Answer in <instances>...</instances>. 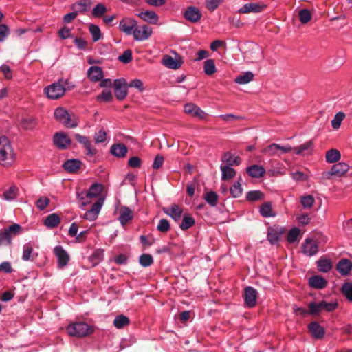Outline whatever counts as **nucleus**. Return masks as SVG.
<instances>
[{"mask_svg": "<svg viewBox=\"0 0 352 352\" xmlns=\"http://www.w3.org/2000/svg\"><path fill=\"white\" fill-rule=\"evenodd\" d=\"M96 100L100 102H111L113 100V94L109 90H104L97 96Z\"/></svg>", "mask_w": 352, "mask_h": 352, "instance_id": "53", "label": "nucleus"}, {"mask_svg": "<svg viewBox=\"0 0 352 352\" xmlns=\"http://www.w3.org/2000/svg\"><path fill=\"white\" fill-rule=\"evenodd\" d=\"M283 231V229L279 227H270L267 229V240L272 245L277 244Z\"/></svg>", "mask_w": 352, "mask_h": 352, "instance_id": "16", "label": "nucleus"}, {"mask_svg": "<svg viewBox=\"0 0 352 352\" xmlns=\"http://www.w3.org/2000/svg\"><path fill=\"white\" fill-rule=\"evenodd\" d=\"M139 263L142 267H147L153 263V258L151 254H142L139 258Z\"/></svg>", "mask_w": 352, "mask_h": 352, "instance_id": "54", "label": "nucleus"}, {"mask_svg": "<svg viewBox=\"0 0 352 352\" xmlns=\"http://www.w3.org/2000/svg\"><path fill=\"white\" fill-rule=\"evenodd\" d=\"M257 298V291L250 287L248 286L245 288L244 290V300L245 304L250 308L255 306L256 303Z\"/></svg>", "mask_w": 352, "mask_h": 352, "instance_id": "14", "label": "nucleus"}, {"mask_svg": "<svg viewBox=\"0 0 352 352\" xmlns=\"http://www.w3.org/2000/svg\"><path fill=\"white\" fill-rule=\"evenodd\" d=\"M314 150V142L309 140L305 143L294 148V152L296 155H310Z\"/></svg>", "mask_w": 352, "mask_h": 352, "instance_id": "25", "label": "nucleus"}, {"mask_svg": "<svg viewBox=\"0 0 352 352\" xmlns=\"http://www.w3.org/2000/svg\"><path fill=\"white\" fill-rule=\"evenodd\" d=\"M137 15L143 21L151 24H156L159 19L158 15L154 11H142Z\"/></svg>", "mask_w": 352, "mask_h": 352, "instance_id": "31", "label": "nucleus"}, {"mask_svg": "<svg viewBox=\"0 0 352 352\" xmlns=\"http://www.w3.org/2000/svg\"><path fill=\"white\" fill-rule=\"evenodd\" d=\"M110 152L117 157H124L127 153V147L122 143L114 144L111 146Z\"/></svg>", "mask_w": 352, "mask_h": 352, "instance_id": "32", "label": "nucleus"}, {"mask_svg": "<svg viewBox=\"0 0 352 352\" xmlns=\"http://www.w3.org/2000/svg\"><path fill=\"white\" fill-rule=\"evenodd\" d=\"M65 90V87L60 82H54L46 87L44 91L48 98L56 100L63 96Z\"/></svg>", "mask_w": 352, "mask_h": 352, "instance_id": "6", "label": "nucleus"}, {"mask_svg": "<svg viewBox=\"0 0 352 352\" xmlns=\"http://www.w3.org/2000/svg\"><path fill=\"white\" fill-rule=\"evenodd\" d=\"M104 250L102 249H97L90 256L89 261L92 263L93 266H96L104 259Z\"/></svg>", "mask_w": 352, "mask_h": 352, "instance_id": "42", "label": "nucleus"}, {"mask_svg": "<svg viewBox=\"0 0 352 352\" xmlns=\"http://www.w3.org/2000/svg\"><path fill=\"white\" fill-rule=\"evenodd\" d=\"M50 204L47 197H41L36 202V206L40 211L44 210Z\"/></svg>", "mask_w": 352, "mask_h": 352, "instance_id": "64", "label": "nucleus"}, {"mask_svg": "<svg viewBox=\"0 0 352 352\" xmlns=\"http://www.w3.org/2000/svg\"><path fill=\"white\" fill-rule=\"evenodd\" d=\"M308 329L311 336L315 338L320 339L324 336V329L318 322H311L309 323Z\"/></svg>", "mask_w": 352, "mask_h": 352, "instance_id": "21", "label": "nucleus"}, {"mask_svg": "<svg viewBox=\"0 0 352 352\" xmlns=\"http://www.w3.org/2000/svg\"><path fill=\"white\" fill-rule=\"evenodd\" d=\"M341 157L340 151L337 149L332 148L327 151L325 155L326 162L333 164L338 162Z\"/></svg>", "mask_w": 352, "mask_h": 352, "instance_id": "38", "label": "nucleus"}, {"mask_svg": "<svg viewBox=\"0 0 352 352\" xmlns=\"http://www.w3.org/2000/svg\"><path fill=\"white\" fill-rule=\"evenodd\" d=\"M82 162L77 159L68 160L63 165V168L68 173L76 172L81 166Z\"/></svg>", "mask_w": 352, "mask_h": 352, "instance_id": "33", "label": "nucleus"}, {"mask_svg": "<svg viewBox=\"0 0 352 352\" xmlns=\"http://www.w3.org/2000/svg\"><path fill=\"white\" fill-rule=\"evenodd\" d=\"M314 198L311 195L302 196L300 198V203L305 208H311L314 204Z\"/></svg>", "mask_w": 352, "mask_h": 352, "instance_id": "59", "label": "nucleus"}, {"mask_svg": "<svg viewBox=\"0 0 352 352\" xmlns=\"http://www.w3.org/2000/svg\"><path fill=\"white\" fill-rule=\"evenodd\" d=\"M223 1L224 0H205L206 7L209 11L214 12Z\"/></svg>", "mask_w": 352, "mask_h": 352, "instance_id": "62", "label": "nucleus"}, {"mask_svg": "<svg viewBox=\"0 0 352 352\" xmlns=\"http://www.w3.org/2000/svg\"><path fill=\"white\" fill-rule=\"evenodd\" d=\"M309 285L311 287L321 289L327 285V281L321 276L314 275L309 278Z\"/></svg>", "mask_w": 352, "mask_h": 352, "instance_id": "30", "label": "nucleus"}, {"mask_svg": "<svg viewBox=\"0 0 352 352\" xmlns=\"http://www.w3.org/2000/svg\"><path fill=\"white\" fill-rule=\"evenodd\" d=\"M302 253L308 256H312L318 252V245L316 241L306 239L302 246Z\"/></svg>", "mask_w": 352, "mask_h": 352, "instance_id": "13", "label": "nucleus"}, {"mask_svg": "<svg viewBox=\"0 0 352 352\" xmlns=\"http://www.w3.org/2000/svg\"><path fill=\"white\" fill-rule=\"evenodd\" d=\"M265 6L257 3H245L239 10V13H258L262 12L265 8Z\"/></svg>", "mask_w": 352, "mask_h": 352, "instance_id": "19", "label": "nucleus"}, {"mask_svg": "<svg viewBox=\"0 0 352 352\" xmlns=\"http://www.w3.org/2000/svg\"><path fill=\"white\" fill-rule=\"evenodd\" d=\"M184 111L186 113L194 117L204 120L206 118V113L201 109L197 105L192 103H187L184 107Z\"/></svg>", "mask_w": 352, "mask_h": 352, "instance_id": "15", "label": "nucleus"}, {"mask_svg": "<svg viewBox=\"0 0 352 352\" xmlns=\"http://www.w3.org/2000/svg\"><path fill=\"white\" fill-rule=\"evenodd\" d=\"M195 224L194 218L189 214L185 213L182 217V223L179 225L181 230L185 231Z\"/></svg>", "mask_w": 352, "mask_h": 352, "instance_id": "39", "label": "nucleus"}, {"mask_svg": "<svg viewBox=\"0 0 352 352\" xmlns=\"http://www.w3.org/2000/svg\"><path fill=\"white\" fill-rule=\"evenodd\" d=\"M299 20L302 24L307 23L311 19V14L309 10L302 9L298 12Z\"/></svg>", "mask_w": 352, "mask_h": 352, "instance_id": "55", "label": "nucleus"}, {"mask_svg": "<svg viewBox=\"0 0 352 352\" xmlns=\"http://www.w3.org/2000/svg\"><path fill=\"white\" fill-rule=\"evenodd\" d=\"M66 331L71 336L82 338L94 333V327L85 322H77L68 324Z\"/></svg>", "mask_w": 352, "mask_h": 352, "instance_id": "2", "label": "nucleus"}, {"mask_svg": "<svg viewBox=\"0 0 352 352\" xmlns=\"http://www.w3.org/2000/svg\"><path fill=\"white\" fill-rule=\"evenodd\" d=\"M133 218V211L127 206H122L118 220L122 226H125Z\"/></svg>", "mask_w": 352, "mask_h": 352, "instance_id": "22", "label": "nucleus"}, {"mask_svg": "<svg viewBox=\"0 0 352 352\" xmlns=\"http://www.w3.org/2000/svg\"><path fill=\"white\" fill-rule=\"evenodd\" d=\"M205 201L212 207L217 205L218 195L214 191H210L204 195Z\"/></svg>", "mask_w": 352, "mask_h": 352, "instance_id": "50", "label": "nucleus"}, {"mask_svg": "<svg viewBox=\"0 0 352 352\" xmlns=\"http://www.w3.org/2000/svg\"><path fill=\"white\" fill-rule=\"evenodd\" d=\"M136 20L129 17L123 18L119 23V29L126 35H131L137 27Z\"/></svg>", "mask_w": 352, "mask_h": 352, "instance_id": "11", "label": "nucleus"}, {"mask_svg": "<svg viewBox=\"0 0 352 352\" xmlns=\"http://www.w3.org/2000/svg\"><path fill=\"white\" fill-rule=\"evenodd\" d=\"M129 324V319L124 315L116 316L113 320V324L117 329H122Z\"/></svg>", "mask_w": 352, "mask_h": 352, "instance_id": "47", "label": "nucleus"}, {"mask_svg": "<svg viewBox=\"0 0 352 352\" xmlns=\"http://www.w3.org/2000/svg\"><path fill=\"white\" fill-rule=\"evenodd\" d=\"M259 212L263 217H273L276 215L272 210V204L270 202L262 204L260 207Z\"/></svg>", "mask_w": 352, "mask_h": 352, "instance_id": "41", "label": "nucleus"}, {"mask_svg": "<svg viewBox=\"0 0 352 352\" xmlns=\"http://www.w3.org/2000/svg\"><path fill=\"white\" fill-rule=\"evenodd\" d=\"M86 192L82 191L77 193V198L80 202V208L84 209V207L91 203V197L85 196Z\"/></svg>", "mask_w": 352, "mask_h": 352, "instance_id": "57", "label": "nucleus"}, {"mask_svg": "<svg viewBox=\"0 0 352 352\" xmlns=\"http://www.w3.org/2000/svg\"><path fill=\"white\" fill-rule=\"evenodd\" d=\"M316 263L318 270L322 272H328L332 268V263L329 258H320Z\"/></svg>", "mask_w": 352, "mask_h": 352, "instance_id": "36", "label": "nucleus"}, {"mask_svg": "<svg viewBox=\"0 0 352 352\" xmlns=\"http://www.w3.org/2000/svg\"><path fill=\"white\" fill-rule=\"evenodd\" d=\"M184 16L190 22L197 23L201 19L202 14L197 8L189 6L184 12Z\"/></svg>", "mask_w": 352, "mask_h": 352, "instance_id": "17", "label": "nucleus"}, {"mask_svg": "<svg viewBox=\"0 0 352 352\" xmlns=\"http://www.w3.org/2000/svg\"><path fill=\"white\" fill-rule=\"evenodd\" d=\"M263 58V55L261 48L257 45H254L252 47V63L259 62Z\"/></svg>", "mask_w": 352, "mask_h": 352, "instance_id": "52", "label": "nucleus"}, {"mask_svg": "<svg viewBox=\"0 0 352 352\" xmlns=\"http://www.w3.org/2000/svg\"><path fill=\"white\" fill-rule=\"evenodd\" d=\"M247 173L252 177L260 178L265 173V170L262 166L252 165L247 168Z\"/></svg>", "mask_w": 352, "mask_h": 352, "instance_id": "34", "label": "nucleus"}, {"mask_svg": "<svg viewBox=\"0 0 352 352\" xmlns=\"http://www.w3.org/2000/svg\"><path fill=\"white\" fill-rule=\"evenodd\" d=\"M18 194V188L16 186H12L3 194V198L6 201H12L16 199Z\"/></svg>", "mask_w": 352, "mask_h": 352, "instance_id": "45", "label": "nucleus"}, {"mask_svg": "<svg viewBox=\"0 0 352 352\" xmlns=\"http://www.w3.org/2000/svg\"><path fill=\"white\" fill-rule=\"evenodd\" d=\"M162 63L170 69H177L180 67L181 64L179 61L174 59L172 56L166 55L162 59Z\"/></svg>", "mask_w": 352, "mask_h": 352, "instance_id": "43", "label": "nucleus"}, {"mask_svg": "<svg viewBox=\"0 0 352 352\" xmlns=\"http://www.w3.org/2000/svg\"><path fill=\"white\" fill-rule=\"evenodd\" d=\"M103 186L100 184H92L86 192L85 196L92 198L98 197L102 192Z\"/></svg>", "mask_w": 352, "mask_h": 352, "instance_id": "37", "label": "nucleus"}, {"mask_svg": "<svg viewBox=\"0 0 352 352\" xmlns=\"http://www.w3.org/2000/svg\"><path fill=\"white\" fill-rule=\"evenodd\" d=\"M53 143L59 149H67L71 144L70 138L65 133L58 132L53 136Z\"/></svg>", "mask_w": 352, "mask_h": 352, "instance_id": "10", "label": "nucleus"}, {"mask_svg": "<svg viewBox=\"0 0 352 352\" xmlns=\"http://www.w3.org/2000/svg\"><path fill=\"white\" fill-rule=\"evenodd\" d=\"M336 269L342 276H346L352 269V263L348 258H342L337 263Z\"/></svg>", "mask_w": 352, "mask_h": 352, "instance_id": "26", "label": "nucleus"}, {"mask_svg": "<svg viewBox=\"0 0 352 352\" xmlns=\"http://www.w3.org/2000/svg\"><path fill=\"white\" fill-rule=\"evenodd\" d=\"M21 226L18 223H14L8 228L0 230V246L10 245L13 237L21 233Z\"/></svg>", "mask_w": 352, "mask_h": 352, "instance_id": "4", "label": "nucleus"}, {"mask_svg": "<svg viewBox=\"0 0 352 352\" xmlns=\"http://www.w3.org/2000/svg\"><path fill=\"white\" fill-rule=\"evenodd\" d=\"M300 230L298 228H292L287 234V241L289 243H294L298 240V238L300 235Z\"/></svg>", "mask_w": 352, "mask_h": 352, "instance_id": "60", "label": "nucleus"}, {"mask_svg": "<svg viewBox=\"0 0 352 352\" xmlns=\"http://www.w3.org/2000/svg\"><path fill=\"white\" fill-rule=\"evenodd\" d=\"M87 76L91 82H98L103 77V72L98 66H91L87 71Z\"/></svg>", "mask_w": 352, "mask_h": 352, "instance_id": "29", "label": "nucleus"}, {"mask_svg": "<svg viewBox=\"0 0 352 352\" xmlns=\"http://www.w3.org/2000/svg\"><path fill=\"white\" fill-rule=\"evenodd\" d=\"M263 193L260 190H251L247 192L246 199L249 201H256L263 199Z\"/></svg>", "mask_w": 352, "mask_h": 352, "instance_id": "49", "label": "nucleus"}, {"mask_svg": "<svg viewBox=\"0 0 352 352\" xmlns=\"http://www.w3.org/2000/svg\"><path fill=\"white\" fill-rule=\"evenodd\" d=\"M107 10L105 6L102 3L97 4L93 9L92 14L95 17H100Z\"/></svg>", "mask_w": 352, "mask_h": 352, "instance_id": "63", "label": "nucleus"}, {"mask_svg": "<svg viewBox=\"0 0 352 352\" xmlns=\"http://www.w3.org/2000/svg\"><path fill=\"white\" fill-rule=\"evenodd\" d=\"M103 204L104 199L99 198L92 205L91 208L85 213L83 218L90 221H95L98 218Z\"/></svg>", "mask_w": 352, "mask_h": 352, "instance_id": "12", "label": "nucleus"}, {"mask_svg": "<svg viewBox=\"0 0 352 352\" xmlns=\"http://www.w3.org/2000/svg\"><path fill=\"white\" fill-rule=\"evenodd\" d=\"M128 84L126 79L117 78L113 81L114 94L118 100H123L127 96Z\"/></svg>", "mask_w": 352, "mask_h": 352, "instance_id": "7", "label": "nucleus"}, {"mask_svg": "<svg viewBox=\"0 0 352 352\" xmlns=\"http://www.w3.org/2000/svg\"><path fill=\"white\" fill-rule=\"evenodd\" d=\"M170 229V223L169 221L166 219H162L157 226V230L160 232H162V233H166L168 231H169Z\"/></svg>", "mask_w": 352, "mask_h": 352, "instance_id": "61", "label": "nucleus"}, {"mask_svg": "<svg viewBox=\"0 0 352 352\" xmlns=\"http://www.w3.org/2000/svg\"><path fill=\"white\" fill-rule=\"evenodd\" d=\"M38 256V253L34 252L32 244L25 243L23 246L22 260L24 261H33Z\"/></svg>", "mask_w": 352, "mask_h": 352, "instance_id": "24", "label": "nucleus"}, {"mask_svg": "<svg viewBox=\"0 0 352 352\" xmlns=\"http://www.w3.org/2000/svg\"><path fill=\"white\" fill-rule=\"evenodd\" d=\"M55 119L67 128H75L78 126L77 118L72 116L69 111L63 107H58L54 111Z\"/></svg>", "mask_w": 352, "mask_h": 352, "instance_id": "3", "label": "nucleus"}, {"mask_svg": "<svg viewBox=\"0 0 352 352\" xmlns=\"http://www.w3.org/2000/svg\"><path fill=\"white\" fill-rule=\"evenodd\" d=\"M337 307L338 303L336 302H327L325 300H322L319 302H311L308 305L309 314L311 315L318 314L323 310L332 311Z\"/></svg>", "mask_w": 352, "mask_h": 352, "instance_id": "5", "label": "nucleus"}, {"mask_svg": "<svg viewBox=\"0 0 352 352\" xmlns=\"http://www.w3.org/2000/svg\"><path fill=\"white\" fill-rule=\"evenodd\" d=\"M89 30L94 42H96L101 38V31L98 25L95 24H90L89 26Z\"/></svg>", "mask_w": 352, "mask_h": 352, "instance_id": "51", "label": "nucleus"}, {"mask_svg": "<svg viewBox=\"0 0 352 352\" xmlns=\"http://www.w3.org/2000/svg\"><path fill=\"white\" fill-rule=\"evenodd\" d=\"M261 152L269 157L280 156V153L278 152V144L276 143L270 144L263 148Z\"/></svg>", "mask_w": 352, "mask_h": 352, "instance_id": "44", "label": "nucleus"}, {"mask_svg": "<svg viewBox=\"0 0 352 352\" xmlns=\"http://www.w3.org/2000/svg\"><path fill=\"white\" fill-rule=\"evenodd\" d=\"M15 162V153L10 140L6 136L0 137V164L5 167L12 166Z\"/></svg>", "mask_w": 352, "mask_h": 352, "instance_id": "1", "label": "nucleus"}, {"mask_svg": "<svg viewBox=\"0 0 352 352\" xmlns=\"http://www.w3.org/2000/svg\"><path fill=\"white\" fill-rule=\"evenodd\" d=\"M241 179L239 178V179L234 182L233 185L230 188L231 196L234 198H238L242 195L243 188L240 183Z\"/></svg>", "mask_w": 352, "mask_h": 352, "instance_id": "48", "label": "nucleus"}, {"mask_svg": "<svg viewBox=\"0 0 352 352\" xmlns=\"http://www.w3.org/2000/svg\"><path fill=\"white\" fill-rule=\"evenodd\" d=\"M60 223V218L56 213L47 215L43 220V225L49 228L53 229L58 226Z\"/></svg>", "mask_w": 352, "mask_h": 352, "instance_id": "28", "label": "nucleus"}, {"mask_svg": "<svg viewBox=\"0 0 352 352\" xmlns=\"http://www.w3.org/2000/svg\"><path fill=\"white\" fill-rule=\"evenodd\" d=\"M341 290L347 300L352 302V283H344Z\"/></svg>", "mask_w": 352, "mask_h": 352, "instance_id": "56", "label": "nucleus"}, {"mask_svg": "<svg viewBox=\"0 0 352 352\" xmlns=\"http://www.w3.org/2000/svg\"><path fill=\"white\" fill-rule=\"evenodd\" d=\"M163 212L170 216L175 222H179L181 217H183L182 209L177 204H173L170 208H163Z\"/></svg>", "mask_w": 352, "mask_h": 352, "instance_id": "18", "label": "nucleus"}, {"mask_svg": "<svg viewBox=\"0 0 352 352\" xmlns=\"http://www.w3.org/2000/svg\"><path fill=\"white\" fill-rule=\"evenodd\" d=\"M345 115L342 112H338L336 114L333 119L331 120V126L333 129H338L340 128Z\"/></svg>", "mask_w": 352, "mask_h": 352, "instance_id": "58", "label": "nucleus"}, {"mask_svg": "<svg viewBox=\"0 0 352 352\" xmlns=\"http://www.w3.org/2000/svg\"><path fill=\"white\" fill-rule=\"evenodd\" d=\"M254 78V74L248 71L245 73L239 75L234 80V82L239 85H244L250 82Z\"/></svg>", "mask_w": 352, "mask_h": 352, "instance_id": "40", "label": "nucleus"}, {"mask_svg": "<svg viewBox=\"0 0 352 352\" xmlns=\"http://www.w3.org/2000/svg\"><path fill=\"white\" fill-rule=\"evenodd\" d=\"M76 140L82 144L84 148L86 149V155H94L96 154V151L95 148H94L91 146V142L89 140V139L84 135H82L80 134L76 133L74 135Z\"/></svg>", "mask_w": 352, "mask_h": 352, "instance_id": "20", "label": "nucleus"}, {"mask_svg": "<svg viewBox=\"0 0 352 352\" xmlns=\"http://www.w3.org/2000/svg\"><path fill=\"white\" fill-rule=\"evenodd\" d=\"M349 169V166L344 162H338L332 166L328 174L330 175H335L341 177L344 175Z\"/></svg>", "mask_w": 352, "mask_h": 352, "instance_id": "23", "label": "nucleus"}, {"mask_svg": "<svg viewBox=\"0 0 352 352\" xmlns=\"http://www.w3.org/2000/svg\"><path fill=\"white\" fill-rule=\"evenodd\" d=\"M204 70L206 75L211 76L214 74L217 71L214 60L213 59L205 60Z\"/></svg>", "mask_w": 352, "mask_h": 352, "instance_id": "46", "label": "nucleus"}, {"mask_svg": "<svg viewBox=\"0 0 352 352\" xmlns=\"http://www.w3.org/2000/svg\"><path fill=\"white\" fill-rule=\"evenodd\" d=\"M222 164L224 166H238L240 164L241 160L239 156H234L230 152L225 153L221 158Z\"/></svg>", "mask_w": 352, "mask_h": 352, "instance_id": "27", "label": "nucleus"}, {"mask_svg": "<svg viewBox=\"0 0 352 352\" xmlns=\"http://www.w3.org/2000/svg\"><path fill=\"white\" fill-rule=\"evenodd\" d=\"M153 34V30L151 27L144 25H138L135 28L133 31V39L136 41H143L148 39Z\"/></svg>", "mask_w": 352, "mask_h": 352, "instance_id": "9", "label": "nucleus"}, {"mask_svg": "<svg viewBox=\"0 0 352 352\" xmlns=\"http://www.w3.org/2000/svg\"><path fill=\"white\" fill-rule=\"evenodd\" d=\"M53 252L57 259V267L63 269L66 267L70 260L68 252L61 245L55 246Z\"/></svg>", "mask_w": 352, "mask_h": 352, "instance_id": "8", "label": "nucleus"}, {"mask_svg": "<svg viewBox=\"0 0 352 352\" xmlns=\"http://www.w3.org/2000/svg\"><path fill=\"white\" fill-rule=\"evenodd\" d=\"M220 170L221 171V179L223 181L229 180L236 175L235 170L230 166L221 164Z\"/></svg>", "mask_w": 352, "mask_h": 352, "instance_id": "35", "label": "nucleus"}]
</instances>
